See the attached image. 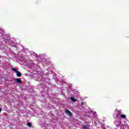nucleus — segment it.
<instances>
[{
  "mask_svg": "<svg viewBox=\"0 0 129 129\" xmlns=\"http://www.w3.org/2000/svg\"><path fill=\"white\" fill-rule=\"evenodd\" d=\"M82 105H83V102L81 103V106L82 107Z\"/></svg>",
  "mask_w": 129,
  "mask_h": 129,
  "instance_id": "nucleus-8",
  "label": "nucleus"
},
{
  "mask_svg": "<svg viewBox=\"0 0 129 129\" xmlns=\"http://www.w3.org/2000/svg\"><path fill=\"white\" fill-rule=\"evenodd\" d=\"M104 129H106V128H104Z\"/></svg>",
  "mask_w": 129,
  "mask_h": 129,
  "instance_id": "nucleus-10",
  "label": "nucleus"
},
{
  "mask_svg": "<svg viewBox=\"0 0 129 129\" xmlns=\"http://www.w3.org/2000/svg\"><path fill=\"white\" fill-rule=\"evenodd\" d=\"M2 108H0V112H2Z\"/></svg>",
  "mask_w": 129,
  "mask_h": 129,
  "instance_id": "nucleus-9",
  "label": "nucleus"
},
{
  "mask_svg": "<svg viewBox=\"0 0 129 129\" xmlns=\"http://www.w3.org/2000/svg\"><path fill=\"white\" fill-rule=\"evenodd\" d=\"M12 70L16 72L17 77H21V76H22V74L21 73V72L18 71V70L16 69L15 68H13Z\"/></svg>",
  "mask_w": 129,
  "mask_h": 129,
  "instance_id": "nucleus-1",
  "label": "nucleus"
},
{
  "mask_svg": "<svg viewBox=\"0 0 129 129\" xmlns=\"http://www.w3.org/2000/svg\"><path fill=\"white\" fill-rule=\"evenodd\" d=\"M71 100H72V101H73V102H76V99H75L74 97H71Z\"/></svg>",
  "mask_w": 129,
  "mask_h": 129,
  "instance_id": "nucleus-5",
  "label": "nucleus"
},
{
  "mask_svg": "<svg viewBox=\"0 0 129 129\" xmlns=\"http://www.w3.org/2000/svg\"><path fill=\"white\" fill-rule=\"evenodd\" d=\"M15 81L17 83H22V80L21 79L16 78Z\"/></svg>",
  "mask_w": 129,
  "mask_h": 129,
  "instance_id": "nucleus-3",
  "label": "nucleus"
},
{
  "mask_svg": "<svg viewBox=\"0 0 129 129\" xmlns=\"http://www.w3.org/2000/svg\"><path fill=\"white\" fill-rule=\"evenodd\" d=\"M66 114L67 115H68V116H72V113H71V112H70L68 109L66 110Z\"/></svg>",
  "mask_w": 129,
  "mask_h": 129,
  "instance_id": "nucleus-2",
  "label": "nucleus"
},
{
  "mask_svg": "<svg viewBox=\"0 0 129 129\" xmlns=\"http://www.w3.org/2000/svg\"><path fill=\"white\" fill-rule=\"evenodd\" d=\"M27 125H28V126H30L31 127V126H32V123H31V122H28L27 123Z\"/></svg>",
  "mask_w": 129,
  "mask_h": 129,
  "instance_id": "nucleus-7",
  "label": "nucleus"
},
{
  "mask_svg": "<svg viewBox=\"0 0 129 129\" xmlns=\"http://www.w3.org/2000/svg\"><path fill=\"white\" fill-rule=\"evenodd\" d=\"M83 129H89V127L86 125H83Z\"/></svg>",
  "mask_w": 129,
  "mask_h": 129,
  "instance_id": "nucleus-4",
  "label": "nucleus"
},
{
  "mask_svg": "<svg viewBox=\"0 0 129 129\" xmlns=\"http://www.w3.org/2000/svg\"><path fill=\"white\" fill-rule=\"evenodd\" d=\"M121 118H126V116L124 114H122L120 115Z\"/></svg>",
  "mask_w": 129,
  "mask_h": 129,
  "instance_id": "nucleus-6",
  "label": "nucleus"
}]
</instances>
